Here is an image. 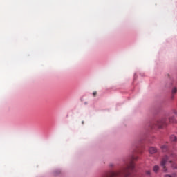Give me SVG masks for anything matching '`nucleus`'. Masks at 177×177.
<instances>
[{
  "mask_svg": "<svg viewBox=\"0 0 177 177\" xmlns=\"http://www.w3.org/2000/svg\"><path fill=\"white\" fill-rule=\"evenodd\" d=\"M139 150L136 148L133 150L131 155L129 158V162L126 164L120 170L118 171L110 172L106 177H132V172L135 169V163L133 161H138V154Z\"/></svg>",
  "mask_w": 177,
  "mask_h": 177,
  "instance_id": "obj_1",
  "label": "nucleus"
},
{
  "mask_svg": "<svg viewBox=\"0 0 177 177\" xmlns=\"http://www.w3.org/2000/svg\"><path fill=\"white\" fill-rule=\"evenodd\" d=\"M168 125L167 122V118H162L159 119L158 121L151 124V129H154L156 128H165Z\"/></svg>",
  "mask_w": 177,
  "mask_h": 177,
  "instance_id": "obj_2",
  "label": "nucleus"
},
{
  "mask_svg": "<svg viewBox=\"0 0 177 177\" xmlns=\"http://www.w3.org/2000/svg\"><path fill=\"white\" fill-rule=\"evenodd\" d=\"M169 160V157L168 156L165 155L162 158L160 162V165L163 168L164 172H167V168L165 167V164H167V161Z\"/></svg>",
  "mask_w": 177,
  "mask_h": 177,
  "instance_id": "obj_3",
  "label": "nucleus"
},
{
  "mask_svg": "<svg viewBox=\"0 0 177 177\" xmlns=\"http://www.w3.org/2000/svg\"><path fill=\"white\" fill-rule=\"evenodd\" d=\"M160 149L163 151V153L168 151V142H166L165 144L161 145Z\"/></svg>",
  "mask_w": 177,
  "mask_h": 177,
  "instance_id": "obj_4",
  "label": "nucleus"
},
{
  "mask_svg": "<svg viewBox=\"0 0 177 177\" xmlns=\"http://www.w3.org/2000/svg\"><path fill=\"white\" fill-rule=\"evenodd\" d=\"M157 151H158V149H157V148H156L154 147H150L149 149V153L150 154H156V153H157Z\"/></svg>",
  "mask_w": 177,
  "mask_h": 177,
  "instance_id": "obj_5",
  "label": "nucleus"
},
{
  "mask_svg": "<svg viewBox=\"0 0 177 177\" xmlns=\"http://www.w3.org/2000/svg\"><path fill=\"white\" fill-rule=\"evenodd\" d=\"M169 156L171 158H176L177 157L176 153H175L174 151H169Z\"/></svg>",
  "mask_w": 177,
  "mask_h": 177,
  "instance_id": "obj_6",
  "label": "nucleus"
},
{
  "mask_svg": "<svg viewBox=\"0 0 177 177\" xmlns=\"http://www.w3.org/2000/svg\"><path fill=\"white\" fill-rule=\"evenodd\" d=\"M169 122L170 124H176V119H175V117L171 116L169 118Z\"/></svg>",
  "mask_w": 177,
  "mask_h": 177,
  "instance_id": "obj_7",
  "label": "nucleus"
},
{
  "mask_svg": "<svg viewBox=\"0 0 177 177\" xmlns=\"http://www.w3.org/2000/svg\"><path fill=\"white\" fill-rule=\"evenodd\" d=\"M169 139H170L171 142H177V137H176V136H175L174 134L170 136Z\"/></svg>",
  "mask_w": 177,
  "mask_h": 177,
  "instance_id": "obj_8",
  "label": "nucleus"
},
{
  "mask_svg": "<svg viewBox=\"0 0 177 177\" xmlns=\"http://www.w3.org/2000/svg\"><path fill=\"white\" fill-rule=\"evenodd\" d=\"M153 172H155L156 174H157V172H158V171H160V166L158 165H155L153 168Z\"/></svg>",
  "mask_w": 177,
  "mask_h": 177,
  "instance_id": "obj_9",
  "label": "nucleus"
},
{
  "mask_svg": "<svg viewBox=\"0 0 177 177\" xmlns=\"http://www.w3.org/2000/svg\"><path fill=\"white\" fill-rule=\"evenodd\" d=\"M170 164H171V167L174 169H177V165L176 163H174V162H172L171 160H169Z\"/></svg>",
  "mask_w": 177,
  "mask_h": 177,
  "instance_id": "obj_10",
  "label": "nucleus"
},
{
  "mask_svg": "<svg viewBox=\"0 0 177 177\" xmlns=\"http://www.w3.org/2000/svg\"><path fill=\"white\" fill-rule=\"evenodd\" d=\"M165 177H177L176 174L174 173L171 175L167 174Z\"/></svg>",
  "mask_w": 177,
  "mask_h": 177,
  "instance_id": "obj_11",
  "label": "nucleus"
},
{
  "mask_svg": "<svg viewBox=\"0 0 177 177\" xmlns=\"http://www.w3.org/2000/svg\"><path fill=\"white\" fill-rule=\"evenodd\" d=\"M176 92H177L176 88H174L172 89V95H175V93H176Z\"/></svg>",
  "mask_w": 177,
  "mask_h": 177,
  "instance_id": "obj_12",
  "label": "nucleus"
},
{
  "mask_svg": "<svg viewBox=\"0 0 177 177\" xmlns=\"http://www.w3.org/2000/svg\"><path fill=\"white\" fill-rule=\"evenodd\" d=\"M146 175H151V172L149 170L145 171Z\"/></svg>",
  "mask_w": 177,
  "mask_h": 177,
  "instance_id": "obj_13",
  "label": "nucleus"
},
{
  "mask_svg": "<svg viewBox=\"0 0 177 177\" xmlns=\"http://www.w3.org/2000/svg\"><path fill=\"white\" fill-rule=\"evenodd\" d=\"M97 94V93L96 91H94L93 93V95L94 96V97H95V96H96Z\"/></svg>",
  "mask_w": 177,
  "mask_h": 177,
  "instance_id": "obj_14",
  "label": "nucleus"
},
{
  "mask_svg": "<svg viewBox=\"0 0 177 177\" xmlns=\"http://www.w3.org/2000/svg\"><path fill=\"white\" fill-rule=\"evenodd\" d=\"M109 167H111V168H113V167H114V164L111 163V164L109 165Z\"/></svg>",
  "mask_w": 177,
  "mask_h": 177,
  "instance_id": "obj_15",
  "label": "nucleus"
},
{
  "mask_svg": "<svg viewBox=\"0 0 177 177\" xmlns=\"http://www.w3.org/2000/svg\"><path fill=\"white\" fill-rule=\"evenodd\" d=\"M173 113H174V114H176V115L177 114V111H174Z\"/></svg>",
  "mask_w": 177,
  "mask_h": 177,
  "instance_id": "obj_16",
  "label": "nucleus"
},
{
  "mask_svg": "<svg viewBox=\"0 0 177 177\" xmlns=\"http://www.w3.org/2000/svg\"><path fill=\"white\" fill-rule=\"evenodd\" d=\"M82 124H84V122H82Z\"/></svg>",
  "mask_w": 177,
  "mask_h": 177,
  "instance_id": "obj_17",
  "label": "nucleus"
}]
</instances>
